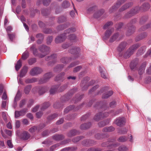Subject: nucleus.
Masks as SVG:
<instances>
[{
  "mask_svg": "<svg viewBox=\"0 0 151 151\" xmlns=\"http://www.w3.org/2000/svg\"><path fill=\"white\" fill-rule=\"evenodd\" d=\"M139 46L137 45H133L132 47H130L125 53L124 57L125 58H127L130 57V56L132 54L133 52Z\"/></svg>",
  "mask_w": 151,
  "mask_h": 151,
  "instance_id": "obj_1",
  "label": "nucleus"
},
{
  "mask_svg": "<svg viewBox=\"0 0 151 151\" xmlns=\"http://www.w3.org/2000/svg\"><path fill=\"white\" fill-rule=\"evenodd\" d=\"M76 31V29L74 28H72L71 29H68L65 31V34L66 37L68 36V39L70 40H74L76 38V36L74 34H70L69 35L68 34L70 32H74Z\"/></svg>",
  "mask_w": 151,
  "mask_h": 151,
  "instance_id": "obj_2",
  "label": "nucleus"
},
{
  "mask_svg": "<svg viewBox=\"0 0 151 151\" xmlns=\"http://www.w3.org/2000/svg\"><path fill=\"white\" fill-rule=\"evenodd\" d=\"M108 113L103 112L99 113L96 114L94 117V119L96 121H99L108 116Z\"/></svg>",
  "mask_w": 151,
  "mask_h": 151,
  "instance_id": "obj_3",
  "label": "nucleus"
},
{
  "mask_svg": "<svg viewBox=\"0 0 151 151\" xmlns=\"http://www.w3.org/2000/svg\"><path fill=\"white\" fill-rule=\"evenodd\" d=\"M114 31V29L113 28L108 29L105 33L104 36L103 37V40H107Z\"/></svg>",
  "mask_w": 151,
  "mask_h": 151,
  "instance_id": "obj_4",
  "label": "nucleus"
},
{
  "mask_svg": "<svg viewBox=\"0 0 151 151\" xmlns=\"http://www.w3.org/2000/svg\"><path fill=\"white\" fill-rule=\"evenodd\" d=\"M42 71V70L38 68L35 67L32 69L30 71V74L34 76L40 73Z\"/></svg>",
  "mask_w": 151,
  "mask_h": 151,
  "instance_id": "obj_5",
  "label": "nucleus"
},
{
  "mask_svg": "<svg viewBox=\"0 0 151 151\" xmlns=\"http://www.w3.org/2000/svg\"><path fill=\"white\" fill-rule=\"evenodd\" d=\"M66 34L64 33L59 36L56 38L55 42L56 43H61L63 42L66 38L65 35Z\"/></svg>",
  "mask_w": 151,
  "mask_h": 151,
  "instance_id": "obj_6",
  "label": "nucleus"
},
{
  "mask_svg": "<svg viewBox=\"0 0 151 151\" xmlns=\"http://www.w3.org/2000/svg\"><path fill=\"white\" fill-rule=\"evenodd\" d=\"M50 48L49 47L45 46L44 45L42 46L41 48H40V50L43 53L48 51L50 50ZM46 54V53H45L44 55L40 54L39 55V56L40 57L42 58L45 56Z\"/></svg>",
  "mask_w": 151,
  "mask_h": 151,
  "instance_id": "obj_7",
  "label": "nucleus"
},
{
  "mask_svg": "<svg viewBox=\"0 0 151 151\" xmlns=\"http://www.w3.org/2000/svg\"><path fill=\"white\" fill-rule=\"evenodd\" d=\"M116 124L118 126H121L125 124V119L124 117L118 118L116 120Z\"/></svg>",
  "mask_w": 151,
  "mask_h": 151,
  "instance_id": "obj_8",
  "label": "nucleus"
},
{
  "mask_svg": "<svg viewBox=\"0 0 151 151\" xmlns=\"http://www.w3.org/2000/svg\"><path fill=\"white\" fill-rule=\"evenodd\" d=\"M28 69L27 67L24 66L20 71L19 74L20 76L22 77L24 76L27 71Z\"/></svg>",
  "mask_w": 151,
  "mask_h": 151,
  "instance_id": "obj_9",
  "label": "nucleus"
},
{
  "mask_svg": "<svg viewBox=\"0 0 151 151\" xmlns=\"http://www.w3.org/2000/svg\"><path fill=\"white\" fill-rule=\"evenodd\" d=\"M30 137V135L27 131H24L21 135V138L24 140H27Z\"/></svg>",
  "mask_w": 151,
  "mask_h": 151,
  "instance_id": "obj_10",
  "label": "nucleus"
},
{
  "mask_svg": "<svg viewBox=\"0 0 151 151\" xmlns=\"http://www.w3.org/2000/svg\"><path fill=\"white\" fill-rule=\"evenodd\" d=\"M57 57V55L56 54H53L50 56L48 57L47 58H46V60H50V62H53L54 63L55 61V58Z\"/></svg>",
  "mask_w": 151,
  "mask_h": 151,
  "instance_id": "obj_11",
  "label": "nucleus"
},
{
  "mask_svg": "<svg viewBox=\"0 0 151 151\" xmlns=\"http://www.w3.org/2000/svg\"><path fill=\"white\" fill-rule=\"evenodd\" d=\"M52 76V75L51 73H48L45 74L44 77V81L42 83L46 82L47 80L51 77Z\"/></svg>",
  "mask_w": 151,
  "mask_h": 151,
  "instance_id": "obj_12",
  "label": "nucleus"
},
{
  "mask_svg": "<svg viewBox=\"0 0 151 151\" xmlns=\"http://www.w3.org/2000/svg\"><path fill=\"white\" fill-rule=\"evenodd\" d=\"M99 70L101 77L104 78H106V74L105 69L100 68H99Z\"/></svg>",
  "mask_w": 151,
  "mask_h": 151,
  "instance_id": "obj_13",
  "label": "nucleus"
},
{
  "mask_svg": "<svg viewBox=\"0 0 151 151\" xmlns=\"http://www.w3.org/2000/svg\"><path fill=\"white\" fill-rule=\"evenodd\" d=\"M114 128L112 127H105L103 129V131L104 132H111L114 131Z\"/></svg>",
  "mask_w": 151,
  "mask_h": 151,
  "instance_id": "obj_14",
  "label": "nucleus"
},
{
  "mask_svg": "<svg viewBox=\"0 0 151 151\" xmlns=\"http://www.w3.org/2000/svg\"><path fill=\"white\" fill-rule=\"evenodd\" d=\"M146 67V64L142 65L139 68V75H141L144 73L145 68Z\"/></svg>",
  "mask_w": 151,
  "mask_h": 151,
  "instance_id": "obj_15",
  "label": "nucleus"
},
{
  "mask_svg": "<svg viewBox=\"0 0 151 151\" xmlns=\"http://www.w3.org/2000/svg\"><path fill=\"white\" fill-rule=\"evenodd\" d=\"M126 43L125 42H122L118 46L117 50L119 51H121L125 47Z\"/></svg>",
  "mask_w": 151,
  "mask_h": 151,
  "instance_id": "obj_16",
  "label": "nucleus"
},
{
  "mask_svg": "<svg viewBox=\"0 0 151 151\" xmlns=\"http://www.w3.org/2000/svg\"><path fill=\"white\" fill-rule=\"evenodd\" d=\"M119 35V34L117 33L113 35L110 38L109 40V42H112L115 41Z\"/></svg>",
  "mask_w": 151,
  "mask_h": 151,
  "instance_id": "obj_17",
  "label": "nucleus"
},
{
  "mask_svg": "<svg viewBox=\"0 0 151 151\" xmlns=\"http://www.w3.org/2000/svg\"><path fill=\"white\" fill-rule=\"evenodd\" d=\"M80 51V49L78 48H75L74 49L70 50V52L72 54H76L78 53Z\"/></svg>",
  "mask_w": 151,
  "mask_h": 151,
  "instance_id": "obj_18",
  "label": "nucleus"
},
{
  "mask_svg": "<svg viewBox=\"0 0 151 151\" xmlns=\"http://www.w3.org/2000/svg\"><path fill=\"white\" fill-rule=\"evenodd\" d=\"M91 125V124L89 123L88 124H82L81 126V129H87Z\"/></svg>",
  "mask_w": 151,
  "mask_h": 151,
  "instance_id": "obj_19",
  "label": "nucleus"
},
{
  "mask_svg": "<svg viewBox=\"0 0 151 151\" xmlns=\"http://www.w3.org/2000/svg\"><path fill=\"white\" fill-rule=\"evenodd\" d=\"M113 94V92L112 91H109L106 93L103 96V98H107L110 96H111Z\"/></svg>",
  "mask_w": 151,
  "mask_h": 151,
  "instance_id": "obj_20",
  "label": "nucleus"
},
{
  "mask_svg": "<svg viewBox=\"0 0 151 151\" xmlns=\"http://www.w3.org/2000/svg\"><path fill=\"white\" fill-rule=\"evenodd\" d=\"M29 56V53L27 51H26L22 54V59L23 60L26 59Z\"/></svg>",
  "mask_w": 151,
  "mask_h": 151,
  "instance_id": "obj_21",
  "label": "nucleus"
},
{
  "mask_svg": "<svg viewBox=\"0 0 151 151\" xmlns=\"http://www.w3.org/2000/svg\"><path fill=\"white\" fill-rule=\"evenodd\" d=\"M22 65V63L20 60L18 61L17 64L15 65L16 70L18 71Z\"/></svg>",
  "mask_w": 151,
  "mask_h": 151,
  "instance_id": "obj_22",
  "label": "nucleus"
},
{
  "mask_svg": "<svg viewBox=\"0 0 151 151\" xmlns=\"http://www.w3.org/2000/svg\"><path fill=\"white\" fill-rule=\"evenodd\" d=\"M37 80L35 78H33L32 79H27L25 80V82L27 83H33L36 82Z\"/></svg>",
  "mask_w": 151,
  "mask_h": 151,
  "instance_id": "obj_23",
  "label": "nucleus"
},
{
  "mask_svg": "<svg viewBox=\"0 0 151 151\" xmlns=\"http://www.w3.org/2000/svg\"><path fill=\"white\" fill-rule=\"evenodd\" d=\"M31 88L30 85H28L24 89V92L25 94H28L30 92Z\"/></svg>",
  "mask_w": 151,
  "mask_h": 151,
  "instance_id": "obj_24",
  "label": "nucleus"
},
{
  "mask_svg": "<svg viewBox=\"0 0 151 151\" xmlns=\"http://www.w3.org/2000/svg\"><path fill=\"white\" fill-rule=\"evenodd\" d=\"M63 138V136L61 135H56L53 137V138L57 140H61Z\"/></svg>",
  "mask_w": 151,
  "mask_h": 151,
  "instance_id": "obj_25",
  "label": "nucleus"
},
{
  "mask_svg": "<svg viewBox=\"0 0 151 151\" xmlns=\"http://www.w3.org/2000/svg\"><path fill=\"white\" fill-rule=\"evenodd\" d=\"M103 12L98 11L96 12L94 15V17L96 18H97L103 14Z\"/></svg>",
  "mask_w": 151,
  "mask_h": 151,
  "instance_id": "obj_26",
  "label": "nucleus"
},
{
  "mask_svg": "<svg viewBox=\"0 0 151 151\" xmlns=\"http://www.w3.org/2000/svg\"><path fill=\"white\" fill-rule=\"evenodd\" d=\"M118 150L119 151H126L128 149L125 146L122 145L120 146L118 148Z\"/></svg>",
  "mask_w": 151,
  "mask_h": 151,
  "instance_id": "obj_27",
  "label": "nucleus"
},
{
  "mask_svg": "<svg viewBox=\"0 0 151 151\" xmlns=\"http://www.w3.org/2000/svg\"><path fill=\"white\" fill-rule=\"evenodd\" d=\"M50 104L48 103H44L42 107L41 108V110L42 111L44 110L48 107L50 106Z\"/></svg>",
  "mask_w": 151,
  "mask_h": 151,
  "instance_id": "obj_28",
  "label": "nucleus"
},
{
  "mask_svg": "<svg viewBox=\"0 0 151 151\" xmlns=\"http://www.w3.org/2000/svg\"><path fill=\"white\" fill-rule=\"evenodd\" d=\"M58 86H57L55 87L52 88L50 90V92L51 94H53L54 93L57 91Z\"/></svg>",
  "mask_w": 151,
  "mask_h": 151,
  "instance_id": "obj_29",
  "label": "nucleus"
},
{
  "mask_svg": "<svg viewBox=\"0 0 151 151\" xmlns=\"http://www.w3.org/2000/svg\"><path fill=\"white\" fill-rule=\"evenodd\" d=\"M127 140V138L125 137L122 136L120 137L118 140L120 142H124Z\"/></svg>",
  "mask_w": 151,
  "mask_h": 151,
  "instance_id": "obj_30",
  "label": "nucleus"
},
{
  "mask_svg": "<svg viewBox=\"0 0 151 151\" xmlns=\"http://www.w3.org/2000/svg\"><path fill=\"white\" fill-rule=\"evenodd\" d=\"M70 5L69 3L67 1L63 2L62 4V6L64 8H66L69 6Z\"/></svg>",
  "mask_w": 151,
  "mask_h": 151,
  "instance_id": "obj_31",
  "label": "nucleus"
},
{
  "mask_svg": "<svg viewBox=\"0 0 151 151\" xmlns=\"http://www.w3.org/2000/svg\"><path fill=\"white\" fill-rule=\"evenodd\" d=\"M64 66L63 65H59L55 68V71H60L63 68Z\"/></svg>",
  "mask_w": 151,
  "mask_h": 151,
  "instance_id": "obj_32",
  "label": "nucleus"
},
{
  "mask_svg": "<svg viewBox=\"0 0 151 151\" xmlns=\"http://www.w3.org/2000/svg\"><path fill=\"white\" fill-rule=\"evenodd\" d=\"M36 62V59L35 58H33L29 59L28 61V63L30 65H32Z\"/></svg>",
  "mask_w": 151,
  "mask_h": 151,
  "instance_id": "obj_33",
  "label": "nucleus"
},
{
  "mask_svg": "<svg viewBox=\"0 0 151 151\" xmlns=\"http://www.w3.org/2000/svg\"><path fill=\"white\" fill-rule=\"evenodd\" d=\"M73 108V106H70L65 109L64 112L65 113H68L70 110H72Z\"/></svg>",
  "mask_w": 151,
  "mask_h": 151,
  "instance_id": "obj_34",
  "label": "nucleus"
},
{
  "mask_svg": "<svg viewBox=\"0 0 151 151\" xmlns=\"http://www.w3.org/2000/svg\"><path fill=\"white\" fill-rule=\"evenodd\" d=\"M27 112V109H24L19 111L21 116H23Z\"/></svg>",
  "mask_w": 151,
  "mask_h": 151,
  "instance_id": "obj_35",
  "label": "nucleus"
},
{
  "mask_svg": "<svg viewBox=\"0 0 151 151\" xmlns=\"http://www.w3.org/2000/svg\"><path fill=\"white\" fill-rule=\"evenodd\" d=\"M112 23L111 22H109L106 23L104 26V29H106L109 26L112 25Z\"/></svg>",
  "mask_w": 151,
  "mask_h": 151,
  "instance_id": "obj_36",
  "label": "nucleus"
},
{
  "mask_svg": "<svg viewBox=\"0 0 151 151\" xmlns=\"http://www.w3.org/2000/svg\"><path fill=\"white\" fill-rule=\"evenodd\" d=\"M7 144L8 147L10 148H12L13 147V145L10 140H8L7 141Z\"/></svg>",
  "mask_w": 151,
  "mask_h": 151,
  "instance_id": "obj_37",
  "label": "nucleus"
},
{
  "mask_svg": "<svg viewBox=\"0 0 151 151\" xmlns=\"http://www.w3.org/2000/svg\"><path fill=\"white\" fill-rule=\"evenodd\" d=\"M127 130L126 128H123L120 130L119 133L121 134H124L127 132Z\"/></svg>",
  "mask_w": 151,
  "mask_h": 151,
  "instance_id": "obj_38",
  "label": "nucleus"
},
{
  "mask_svg": "<svg viewBox=\"0 0 151 151\" xmlns=\"http://www.w3.org/2000/svg\"><path fill=\"white\" fill-rule=\"evenodd\" d=\"M131 5V3H129L124 6L122 8V10H124L129 8Z\"/></svg>",
  "mask_w": 151,
  "mask_h": 151,
  "instance_id": "obj_39",
  "label": "nucleus"
},
{
  "mask_svg": "<svg viewBox=\"0 0 151 151\" xmlns=\"http://www.w3.org/2000/svg\"><path fill=\"white\" fill-rule=\"evenodd\" d=\"M20 92L19 91H18L16 95V96H15V98H14V101H18L19 99V98L20 97Z\"/></svg>",
  "mask_w": 151,
  "mask_h": 151,
  "instance_id": "obj_40",
  "label": "nucleus"
},
{
  "mask_svg": "<svg viewBox=\"0 0 151 151\" xmlns=\"http://www.w3.org/2000/svg\"><path fill=\"white\" fill-rule=\"evenodd\" d=\"M65 18L64 17H62L59 18L58 22L59 23H61L65 21Z\"/></svg>",
  "mask_w": 151,
  "mask_h": 151,
  "instance_id": "obj_41",
  "label": "nucleus"
},
{
  "mask_svg": "<svg viewBox=\"0 0 151 151\" xmlns=\"http://www.w3.org/2000/svg\"><path fill=\"white\" fill-rule=\"evenodd\" d=\"M109 122H107L105 123L104 121H102L99 123V126L101 127H103L108 124Z\"/></svg>",
  "mask_w": 151,
  "mask_h": 151,
  "instance_id": "obj_42",
  "label": "nucleus"
},
{
  "mask_svg": "<svg viewBox=\"0 0 151 151\" xmlns=\"http://www.w3.org/2000/svg\"><path fill=\"white\" fill-rule=\"evenodd\" d=\"M37 129V127L35 126H34L30 128L29 130V131L31 133H33L35 132Z\"/></svg>",
  "mask_w": 151,
  "mask_h": 151,
  "instance_id": "obj_43",
  "label": "nucleus"
},
{
  "mask_svg": "<svg viewBox=\"0 0 151 151\" xmlns=\"http://www.w3.org/2000/svg\"><path fill=\"white\" fill-rule=\"evenodd\" d=\"M10 40L12 41L15 37V35L14 34H8Z\"/></svg>",
  "mask_w": 151,
  "mask_h": 151,
  "instance_id": "obj_44",
  "label": "nucleus"
},
{
  "mask_svg": "<svg viewBox=\"0 0 151 151\" xmlns=\"http://www.w3.org/2000/svg\"><path fill=\"white\" fill-rule=\"evenodd\" d=\"M50 0H43V4L44 5L47 6L50 1Z\"/></svg>",
  "mask_w": 151,
  "mask_h": 151,
  "instance_id": "obj_45",
  "label": "nucleus"
},
{
  "mask_svg": "<svg viewBox=\"0 0 151 151\" xmlns=\"http://www.w3.org/2000/svg\"><path fill=\"white\" fill-rule=\"evenodd\" d=\"M81 68V67L80 66H78L74 68L73 71L74 72H76L79 71Z\"/></svg>",
  "mask_w": 151,
  "mask_h": 151,
  "instance_id": "obj_46",
  "label": "nucleus"
},
{
  "mask_svg": "<svg viewBox=\"0 0 151 151\" xmlns=\"http://www.w3.org/2000/svg\"><path fill=\"white\" fill-rule=\"evenodd\" d=\"M5 132L6 134L9 135L11 136L12 135V131L6 129Z\"/></svg>",
  "mask_w": 151,
  "mask_h": 151,
  "instance_id": "obj_47",
  "label": "nucleus"
},
{
  "mask_svg": "<svg viewBox=\"0 0 151 151\" xmlns=\"http://www.w3.org/2000/svg\"><path fill=\"white\" fill-rule=\"evenodd\" d=\"M52 40V37L51 36L48 37L47 39V44H50Z\"/></svg>",
  "mask_w": 151,
  "mask_h": 151,
  "instance_id": "obj_48",
  "label": "nucleus"
},
{
  "mask_svg": "<svg viewBox=\"0 0 151 151\" xmlns=\"http://www.w3.org/2000/svg\"><path fill=\"white\" fill-rule=\"evenodd\" d=\"M7 101H2L1 107L2 108H5L6 105Z\"/></svg>",
  "mask_w": 151,
  "mask_h": 151,
  "instance_id": "obj_49",
  "label": "nucleus"
},
{
  "mask_svg": "<svg viewBox=\"0 0 151 151\" xmlns=\"http://www.w3.org/2000/svg\"><path fill=\"white\" fill-rule=\"evenodd\" d=\"M20 122L18 120H17L15 123L16 127L18 128L20 127Z\"/></svg>",
  "mask_w": 151,
  "mask_h": 151,
  "instance_id": "obj_50",
  "label": "nucleus"
},
{
  "mask_svg": "<svg viewBox=\"0 0 151 151\" xmlns=\"http://www.w3.org/2000/svg\"><path fill=\"white\" fill-rule=\"evenodd\" d=\"M59 144H55L52 146L50 147L51 150L52 151L54 149H55L57 147L59 146Z\"/></svg>",
  "mask_w": 151,
  "mask_h": 151,
  "instance_id": "obj_51",
  "label": "nucleus"
},
{
  "mask_svg": "<svg viewBox=\"0 0 151 151\" xmlns=\"http://www.w3.org/2000/svg\"><path fill=\"white\" fill-rule=\"evenodd\" d=\"M20 114L19 111H16L15 112V116L16 118L20 116Z\"/></svg>",
  "mask_w": 151,
  "mask_h": 151,
  "instance_id": "obj_52",
  "label": "nucleus"
},
{
  "mask_svg": "<svg viewBox=\"0 0 151 151\" xmlns=\"http://www.w3.org/2000/svg\"><path fill=\"white\" fill-rule=\"evenodd\" d=\"M76 131L75 130H71L70 132V134H69V136H73L76 134Z\"/></svg>",
  "mask_w": 151,
  "mask_h": 151,
  "instance_id": "obj_53",
  "label": "nucleus"
},
{
  "mask_svg": "<svg viewBox=\"0 0 151 151\" xmlns=\"http://www.w3.org/2000/svg\"><path fill=\"white\" fill-rule=\"evenodd\" d=\"M25 103V101L24 100H22L21 101L19 104V106L22 107L24 104Z\"/></svg>",
  "mask_w": 151,
  "mask_h": 151,
  "instance_id": "obj_54",
  "label": "nucleus"
},
{
  "mask_svg": "<svg viewBox=\"0 0 151 151\" xmlns=\"http://www.w3.org/2000/svg\"><path fill=\"white\" fill-rule=\"evenodd\" d=\"M22 122L25 125H28L29 124V122L26 119H24L22 120Z\"/></svg>",
  "mask_w": 151,
  "mask_h": 151,
  "instance_id": "obj_55",
  "label": "nucleus"
},
{
  "mask_svg": "<svg viewBox=\"0 0 151 151\" xmlns=\"http://www.w3.org/2000/svg\"><path fill=\"white\" fill-rule=\"evenodd\" d=\"M42 114V113L41 112H39L36 113V115L37 118H40Z\"/></svg>",
  "mask_w": 151,
  "mask_h": 151,
  "instance_id": "obj_56",
  "label": "nucleus"
},
{
  "mask_svg": "<svg viewBox=\"0 0 151 151\" xmlns=\"http://www.w3.org/2000/svg\"><path fill=\"white\" fill-rule=\"evenodd\" d=\"M65 28V26L63 25H61L59 26L58 29L59 30H63Z\"/></svg>",
  "mask_w": 151,
  "mask_h": 151,
  "instance_id": "obj_57",
  "label": "nucleus"
},
{
  "mask_svg": "<svg viewBox=\"0 0 151 151\" xmlns=\"http://www.w3.org/2000/svg\"><path fill=\"white\" fill-rule=\"evenodd\" d=\"M80 139H81L80 137H77L73 139L72 140V141L74 142H77Z\"/></svg>",
  "mask_w": 151,
  "mask_h": 151,
  "instance_id": "obj_58",
  "label": "nucleus"
},
{
  "mask_svg": "<svg viewBox=\"0 0 151 151\" xmlns=\"http://www.w3.org/2000/svg\"><path fill=\"white\" fill-rule=\"evenodd\" d=\"M64 121V119L63 118H61L60 120L58 121L57 122V124H61L63 123Z\"/></svg>",
  "mask_w": 151,
  "mask_h": 151,
  "instance_id": "obj_59",
  "label": "nucleus"
},
{
  "mask_svg": "<svg viewBox=\"0 0 151 151\" xmlns=\"http://www.w3.org/2000/svg\"><path fill=\"white\" fill-rule=\"evenodd\" d=\"M12 29V27L10 26H9L7 27L6 29V31L8 33L10 32Z\"/></svg>",
  "mask_w": 151,
  "mask_h": 151,
  "instance_id": "obj_60",
  "label": "nucleus"
},
{
  "mask_svg": "<svg viewBox=\"0 0 151 151\" xmlns=\"http://www.w3.org/2000/svg\"><path fill=\"white\" fill-rule=\"evenodd\" d=\"M36 37L37 38H39L41 39H42L43 38V35L41 34H39L37 35H36Z\"/></svg>",
  "mask_w": 151,
  "mask_h": 151,
  "instance_id": "obj_61",
  "label": "nucleus"
},
{
  "mask_svg": "<svg viewBox=\"0 0 151 151\" xmlns=\"http://www.w3.org/2000/svg\"><path fill=\"white\" fill-rule=\"evenodd\" d=\"M39 106L38 105L36 106L32 110V111L33 112H36L37 111L38 109L39 108Z\"/></svg>",
  "mask_w": 151,
  "mask_h": 151,
  "instance_id": "obj_62",
  "label": "nucleus"
},
{
  "mask_svg": "<svg viewBox=\"0 0 151 151\" xmlns=\"http://www.w3.org/2000/svg\"><path fill=\"white\" fill-rule=\"evenodd\" d=\"M27 116L30 119H32L33 118V116L31 113H28L27 114Z\"/></svg>",
  "mask_w": 151,
  "mask_h": 151,
  "instance_id": "obj_63",
  "label": "nucleus"
},
{
  "mask_svg": "<svg viewBox=\"0 0 151 151\" xmlns=\"http://www.w3.org/2000/svg\"><path fill=\"white\" fill-rule=\"evenodd\" d=\"M147 72L148 74H151V64L150 65V67L147 70Z\"/></svg>",
  "mask_w": 151,
  "mask_h": 151,
  "instance_id": "obj_64",
  "label": "nucleus"
}]
</instances>
